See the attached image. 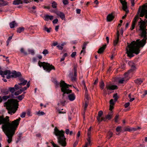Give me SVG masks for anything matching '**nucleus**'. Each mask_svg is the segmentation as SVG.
<instances>
[{
	"label": "nucleus",
	"instance_id": "e433bc0d",
	"mask_svg": "<svg viewBox=\"0 0 147 147\" xmlns=\"http://www.w3.org/2000/svg\"><path fill=\"white\" fill-rule=\"evenodd\" d=\"M52 6L54 8H56L57 7V4L56 2L53 1L52 3Z\"/></svg>",
	"mask_w": 147,
	"mask_h": 147
},
{
	"label": "nucleus",
	"instance_id": "6ab92c4d",
	"mask_svg": "<svg viewBox=\"0 0 147 147\" xmlns=\"http://www.w3.org/2000/svg\"><path fill=\"white\" fill-rule=\"evenodd\" d=\"M44 20L46 21H48L49 19L51 20H53L54 18V16H49L48 14L44 16Z\"/></svg>",
	"mask_w": 147,
	"mask_h": 147
},
{
	"label": "nucleus",
	"instance_id": "72a5a7b5",
	"mask_svg": "<svg viewBox=\"0 0 147 147\" xmlns=\"http://www.w3.org/2000/svg\"><path fill=\"white\" fill-rule=\"evenodd\" d=\"M121 126H118L117 127L116 129V130L117 132L118 133H116L117 135H118L119 134L120 132L121 131Z\"/></svg>",
	"mask_w": 147,
	"mask_h": 147
},
{
	"label": "nucleus",
	"instance_id": "4468645a",
	"mask_svg": "<svg viewBox=\"0 0 147 147\" xmlns=\"http://www.w3.org/2000/svg\"><path fill=\"white\" fill-rule=\"evenodd\" d=\"M144 80V78H138L135 80L134 82L136 84L139 86L141 84Z\"/></svg>",
	"mask_w": 147,
	"mask_h": 147
},
{
	"label": "nucleus",
	"instance_id": "393cba45",
	"mask_svg": "<svg viewBox=\"0 0 147 147\" xmlns=\"http://www.w3.org/2000/svg\"><path fill=\"white\" fill-rule=\"evenodd\" d=\"M10 27L11 28L14 27L15 26H17V24L16 23L15 21H13L9 24Z\"/></svg>",
	"mask_w": 147,
	"mask_h": 147
},
{
	"label": "nucleus",
	"instance_id": "f257e3e1",
	"mask_svg": "<svg viewBox=\"0 0 147 147\" xmlns=\"http://www.w3.org/2000/svg\"><path fill=\"white\" fill-rule=\"evenodd\" d=\"M137 15H139L140 17H143L145 16L146 19L144 21L141 18L140 20L138 23V25L139 26V30L141 31L140 36L143 39L140 40V39H137L136 41H133L131 44L128 43L127 47L126 48V53L127 56L131 58L134 56V53L136 55L138 54L140 51V48L143 47L145 45L147 40V3L142 6V8L140 6L139 8Z\"/></svg>",
	"mask_w": 147,
	"mask_h": 147
},
{
	"label": "nucleus",
	"instance_id": "bb28decb",
	"mask_svg": "<svg viewBox=\"0 0 147 147\" xmlns=\"http://www.w3.org/2000/svg\"><path fill=\"white\" fill-rule=\"evenodd\" d=\"M88 43V42H85L84 43L83 46L82 47V50L80 52V54H81L82 53L84 52V50L86 49V45Z\"/></svg>",
	"mask_w": 147,
	"mask_h": 147
},
{
	"label": "nucleus",
	"instance_id": "774afa93",
	"mask_svg": "<svg viewBox=\"0 0 147 147\" xmlns=\"http://www.w3.org/2000/svg\"><path fill=\"white\" fill-rule=\"evenodd\" d=\"M21 89H22V90H23V91H24L25 90H27V88L26 86L24 87L23 88L22 87V88H21Z\"/></svg>",
	"mask_w": 147,
	"mask_h": 147
},
{
	"label": "nucleus",
	"instance_id": "c85d7f7f",
	"mask_svg": "<svg viewBox=\"0 0 147 147\" xmlns=\"http://www.w3.org/2000/svg\"><path fill=\"white\" fill-rule=\"evenodd\" d=\"M22 92H23V90H22V89L20 88L19 89V90H18V91L15 92L14 93V95L16 96H18L19 94H21Z\"/></svg>",
	"mask_w": 147,
	"mask_h": 147
},
{
	"label": "nucleus",
	"instance_id": "680f3d73",
	"mask_svg": "<svg viewBox=\"0 0 147 147\" xmlns=\"http://www.w3.org/2000/svg\"><path fill=\"white\" fill-rule=\"evenodd\" d=\"M130 105V103L129 102H127L125 103L124 105L125 107L126 108L127 107Z\"/></svg>",
	"mask_w": 147,
	"mask_h": 147
},
{
	"label": "nucleus",
	"instance_id": "0eeeda50",
	"mask_svg": "<svg viewBox=\"0 0 147 147\" xmlns=\"http://www.w3.org/2000/svg\"><path fill=\"white\" fill-rule=\"evenodd\" d=\"M128 64L131 67V69L126 73H128L129 74L131 72H132L135 71L136 69V64L132 61H129L128 62Z\"/></svg>",
	"mask_w": 147,
	"mask_h": 147
},
{
	"label": "nucleus",
	"instance_id": "37998d69",
	"mask_svg": "<svg viewBox=\"0 0 147 147\" xmlns=\"http://www.w3.org/2000/svg\"><path fill=\"white\" fill-rule=\"evenodd\" d=\"M11 74H8V75L6 76V78L7 79H9L11 78H14L13 75H11Z\"/></svg>",
	"mask_w": 147,
	"mask_h": 147
},
{
	"label": "nucleus",
	"instance_id": "2eb2a0df",
	"mask_svg": "<svg viewBox=\"0 0 147 147\" xmlns=\"http://www.w3.org/2000/svg\"><path fill=\"white\" fill-rule=\"evenodd\" d=\"M113 115V112L112 111H109L108 115H105V118L106 119H112Z\"/></svg>",
	"mask_w": 147,
	"mask_h": 147
},
{
	"label": "nucleus",
	"instance_id": "c03bdc74",
	"mask_svg": "<svg viewBox=\"0 0 147 147\" xmlns=\"http://www.w3.org/2000/svg\"><path fill=\"white\" fill-rule=\"evenodd\" d=\"M49 53L47 49L44 50L42 53L45 56L46 54H48Z\"/></svg>",
	"mask_w": 147,
	"mask_h": 147
},
{
	"label": "nucleus",
	"instance_id": "13d9d810",
	"mask_svg": "<svg viewBox=\"0 0 147 147\" xmlns=\"http://www.w3.org/2000/svg\"><path fill=\"white\" fill-rule=\"evenodd\" d=\"M26 115V113L25 112H23L22 113V114L20 115V117L22 118L24 117L25 115Z\"/></svg>",
	"mask_w": 147,
	"mask_h": 147
},
{
	"label": "nucleus",
	"instance_id": "f704fd0d",
	"mask_svg": "<svg viewBox=\"0 0 147 147\" xmlns=\"http://www.w3.org/2000/svg\"><path fill=\"white\" fill-rule=\"evenodd\" d=\"M14 88L15 90H17L20 89L21 88H22V86H20L18 84H15Z\"/></svg>",
	"mask_w": 147,
	"mask_h": 147
},
{
	"label": "nucleus",
	"instance_id": "c756f323",
	"mask_svg": "<svg viewBox=\"0 0 147 147\" xmlns=\"http://www.w3.org/2000/svg\"><path fill=\"white\" fill-rule=\"evenodd\" d=\"M9 91L12 93V96L13 97L14 95L12 94H13L15 91V90L14 87H9Z\"/></svg>",
	"mask_w": 147,
	"mask_h": 147
},
{
	"label": "nucleus",
	"instance_id": "09e8293b",
	"mask_svg": "<svg viewBox=\"0 0 147 147\" xmlns=\"http://www.w3.org/2000/svg\"><path fill=\"white\" fill-rule=\"evenodd\" d=\"M10 97V96H5L2 97L3 99L4 100H6Z\"/></svg>",
	"mask_w": 147,
	"mask_h": 147
},
{
	"label": "nucleus",
	"instance_id": "7c9ffc66",
	"mask_svg": "<svg viewBox=\"0 0 147 147\" xmlns=\"http://www.w3.org/2000/svg\"><path fill=\"white\" fill-rule=\"evenodd\" d=\"M51 29V28H48L45 25L43 27V30L47 31L48 33L50 32V30Z\"/></svg>",
	"mask_w": 147,
	"mask_h": 147
},
{
	"label": "nucleus",
	"instance_id": "4c0bfd02",
	"mask_svg": "<svg viewBox=\"0 0 147 147\" xmlns=\"http://www.w3.org/2000/svg\"><path fill=\"white\" fill-rule=\"evenodd\" d=\"M11 74V72L10 70H6L3 71V75H6L9 74Z\"/></svg>",
	"mask_w": 147,
	"mask_h": 147
},
{
	"label": "nucleus",
	"instance_id": "c9c22d12",
	"mask_svg": "<svg viewBox=\"0 0 147 147\" xmlns=\"http://www.w3.org/2000/svg\"><path fill=\"white\" fill-rule=\"evenodd\" d=\"M105 86V84L103 81H102L100 83V86L101 90L104 89Z\"/></svg>",
	"mask_w": 147,
	"mask_h": 147
},
{
	"label": "nucleus",
	"instance_id": "dca6fc26",
	"mask_svg": "<svg viewBox=\"0 0 147 147\" xmlns=\"http://www.w3.org/2000/svg\"><path fill=\"white\" fill-rule=\"evenodd\" d=\"M12 74V75H13L14 78H17V77H20L22 76V75L21 72H17L16 71H13L11 72Z\"/></svg>",
	"mask_w": 147,
	"mask_h": 147
},
{
	"label": "nucleus",
	"instance_id": "052dcab7",
	"mask_svg": "<svg viewBox=\"0 0 147 147\" xmlns=\"http://www.w3.org/2000/svg\"><path fill=\"white\" fill-rule=\"evenodd\" d=\"M82 84L84 86V89L86 90V91H87V89L86 85L84 81H83V82Z\"/></svg>",
	"mask_w": 147,
	"mask_h": 147
},
{
	"label": "nucleus",
	"instance_id": "0e129e2a",
	"mask_svg": "<svg viewBox=\"0 0 147 147\" xmlns=\"http://www.w3.org/2000/svg\"><path fill=\"white\" fill-rule=\"evenodd\" d=\"M57 47L60 50H62L63 48V47L61 46L58 45L57 46Z\"/></svg>",
	"mask_w": 147,
	"mask_h": 147
},
{
	"label": "nucleus",
	"instance_id": "4d7b16f0",
	"mask_svg": "<svg viewBox=\"0 0 147 147\" xmlns=\"http://www.w3.org/2000/svg\"><path fill=\"white\" fill-rule=\"evenodd\" d=\"M128 97H129V98L130 99V100H129V101L130 102H132V101H133L135 98H131V95L130 94H129V96H128Z\"/></svg>",
	"mask_w": 147,
	"mask_h": 147
},
{
	"label": "nucleus",
	"instance_id": "cd10ccee",
	"mask_svg": "<svg viewBox=\"0 0 147 147\" xmlns=\"http://www.w3.org/2000/svg\"><path fill=\"white\" fill-rule=\"evenodd\" d=\"M91 131H88V132H87L88 138H87V141H88L89 142V140H90V141L92 140L91 139Z\"/></svg>",
	"mask_w": 147,
	"mask_h": 147
},
{
	"label": "nucleus",
	"instance_id": "1a4fd4ad",
	"mask_svg": "<svg viewBox=\"0 0 147 147\" xmlns=\"http://www.w3.org/2000/svg\"><path fill=\"white\" fill-rule=\"evenodd\" d=\"M139 19V17L138 15H136L134 19L133 20L132 24L130 28L131 30H133L134 29L135 25Z\"/></svg>",
	"mask_w": 147,
	"mask_h": 147
},
{
	"label": "nucleus",
	"instance_id": "8fccbe9b",
	"mask_svg": "<svg viewBox=\"0 0 147 147\" xmlns=\"http://www.w3.org/2000/svg\"><path fill=\"white\" fill-rule=\"evenodd\" d=\"M63 3L64 5H66L69 3L67 0H63Z\"/></svg>",
	"mask_w": 147,
	"mask_h": 147
},
{
	"label": "nucleus",
	"instance_id": "a878e982",
	"mask_svg": "<svg viewBox=\"0 0 147 147\" xmlns=\"http://www.w3.org/2000/svg\"><path fill=\"white\" fill-rule=\"evenodd\" d=\"M103 112L102 111H100L98 112V116L97 117V119H104V118H102L100 119V117L103 115Z\"/></svg>",
	"mask_w": 147,
	"mask_h": 147
},
{
	"label": "nucleus",
	"instance_id": "a211bd4d",
	"mask_svg": "<svg viewBox=\"0 0 147 147\" xmlns=\"http://www.w3.org/2000/svg\"><path fill=\"white\" fill-rule=\"evenodd\" d=\"M57 15L59 16L62 20H64L65 18V16L64 14L61 11H58L56 13Z\"/></svg>",
	"mask_w": 147,
	"mask_h": 147
},
{
	"label": "nucleus",
	"instance_id": "338daca9",
	"mask_svg": "<svg viewBox=\"0 0 147 147\" xmlns=\"http://www.w3.org/2000/svg\"><path fill=\"white\" fill-rule=\"evenodd\" d=\"M58 112L59 114H63L65 113V111H61L59 110H58Z\"/></svg>",
	"mask_w": 147,
	"mask_h": 147
},
{
	"label": "nucleus",
	"instance_id": "ddd939ff",
	"mask_svg": "<svg viewBox=\"0 0 147 147\" xmlns=\"http://www.w3.org/2000/svg\"><path fill=\"white\" fill-rule=\"evenodd\" d=\"M19 80L20 82L18 83V85H19L20 86H24L27 82V80L24 79L23 78H20Z\"/></svg>",
	"mask_w": 147,
	"mask_h": 147
},
{
	"label": "nucleus",
	"instance_id": "58836bf2",
	"mask_svg": "<svg viewBox=\"0 0 147 147\" xmlns=\"http://www.w3.org/2000/svg\"><path fill=\"white\" fill-rule=\"evenodd\" d=\"M20 51L21 53H23L25 55H26L28 54L27 52L25 51L23 48H21Z\"/></svg>",
	"mask_w": 147,
	"mask_h": 147
},
{
	"label": "nucleus",
	"instance_id": "9b49d317",
	"mask_svg": "<svg viewBox=\"0 0 147 147\" xmlns=\"http://www.w3.org/2000/svg\"><path fill=\"white\" fill-rule=\"evenodd\" d=\"M120 1L122 5L123 9L126 12V13H128L129 10H127V3L125 1H123V0H120Z\"/></svg>",
	"mask_w": 147,
	"mask_h": 147
},
{
	"label": "nucleus",
	"instance_id": "864d4df0",
	"mask_svg": "<svg viewBox=\"0 0 147 147\" xmlns=\"http://www.w3.org/2000/svg\"><path fill=\"white\" fill-rule=\"evenodd\" d=\"M141 127H138V128H131V131H136L138 129H141Z\"/></svg>",
	"mask_w": 147,
	"mask_h": 147
},
{
	"label": "nucleus",
	"instance_id": "9d476101",
	"mask_svg": "<svg viewBox=\"0 0 147 147\" xmlns=\"http://www.w3.org/2000/svg\"><path fill=\"white\" fill-rule=\"evenodd\" d=\"M68 95L67 96L65 95L66 99H68L69 100L71 101H74L76 98V96L74 93H71L68 94Z\"/></svg>",
	"mask_w": 147,
	"mask_h": 147
},
{
	"label": "nucleus",
	"instance_id": "49530a36",
	"mask_svg": "<svg viewBox=\"0 0 147 147\" xmlns=\"http://www.w3.org/2000/svg\"><path fill=\"white\" fill-rule=\"evenodd\" d=\"M91 141L90 140H89V142L88 141H87L88 142L86 143V144L84 146H83V147H88V146L90 145V144Z\"/></svg>",
	"mask_w": 147,
	"mask_h": 147
},
{
	"label": "nucleus",
	"instance_id": "79ce46f5",
	"mask_svg": "<svg viewBox=\"0 0 147 147\" xmlns=\"http://www.w3.org/2000/svg\"><path fill=\"white\" fill-rule=\"evenodd\" d=\"M74 72V76L75 77H76L77 76V67L76 66H74V68L73 69Z\"/></svg>",
	"mask_w": 147,
	"mask_h": 147
},
{
	"label": "nucleus",
	"instance_id": "20e7f679",
	"mask_svg": "<svg viewBox=\"0 0 147 147\" xmlns=\"http://www.w3.org/2000/svg\"><path fill=\"white\" fill-rule=\"evenodd\" d=\"M4 104V106L6 107L8 113L11 115L15 113L18 108V102L13 99H8Z\"/></svg>",
	"mask_w": 147,
	"mask_h": 147
},
{
	"label": "nucleus",
	"instance_id": "473e14b6",
	"mask_svg": "<svg viewBox=\"0 0 147 147\" xmlns=\"http://www.w3.org/2000/svg\"><path fill=\"white\" fill-rule=\"evenodd\" d=\"M24 96L25 95H24V94H22L18 96H17L15 97V98H18L20 100H21L24 98Z\"/></svg>",
	"mask_w": 147,
	"mask_h": 147
},
{
	"label": "nucleus",
	"instance_id": "423d86ee",
	"mask_svg": "<svg viewBox=\"0 0 147 147\" xmlns=\"http://www.w3.org/2000/svg\"><path fill=\"white\" fill-rule=\"evenodd\" d=\"M38 65L40 67L42 66L44 69L47 72L50 73L52 70H55L54 67L52 64L50 65L49 63L45 62H38Z\"/></svg>",
	"mask_w": 147,
	"mask_h": 147
},
{
	"label": "nucleus",
	"instance_id": "69168bd1",
	"mask_svg": "<svg viewBox=\"0 0 147 147\" xmlns=\"http://www.w3.org/2000/svg\"><path fill=\"white\" fill-rule=\"evenodd\" d=\"M58 19L56 18L55 19V20H54L53 21V24H56L58 22Z\"/></svg>",
	"mask_w": 147,
	"mask_h": 147
},
{
	"label": "nucleus",
	"instance_id": "3c124183",
	"mask_svg": "<svg viewBox=\"0 0 147 147\" xmlns=\"http://www.w3.org/2000/svg\"><path fill=\"white\" fill-rule=\"evenodd\" d=\"M103 92H104L105 95H107V94H108V95H109L111 93V92H110L109 91H108V93H107L106 90L105 89H103Z\"/></svg>",
	"mask_w": 147,
	"mask_h": 147
},
{
	"label": "nucleus",
	"instance_id": "2f4dec72",
	"mask_svg": "<svg viewBox=\"0 0 147 147\" xmlns=\"http://www.w3.org/2000/svg\"><path fill=\"white\" fill-rule=\"evenodd\" d=\"M24 30V28L23 27H20L17 28V32L19 33H20L23 32Z\"/></svg>",
	"mask_w": 147,
	"mask_h": 147
},
{
	"label": "nucleus",
	"instance_id": "6e6d98bb",
	"mask_svg": "<svg viewBox=\"0 0 147 147\" xmlns=\"http://www.w3.org/2000/svg\"><path fill=\"white\" fill-rule=\"evenodd\" d=\"M110 105H111L113 106V105H114L115 103L114 102L113 99H111L110 100Z\"/></svg>",
	"mask_w": 147,
	"mask_h": 147
},
{
	"label": "nucleus",
	"instance_id": "5fc2aeb1",
	"mask_svg": "<svg viewBox=\"0 0 147 147\" xmlns=\"http://www.w3.org/2000/svg\"><path fill=\"white\" fill-rule=\"evenodd\" d=\"M28 52L30 53L32 55H34V51L33 50L28 49Z\"/></svg>",
	"mask_w": 147,
	"mask_h": 147
},
{
	"label": "nucleus",
	"instance_id": "bf43d9fd",
	"mask_svg": "<svg viewBox=\"0 0 147 147\" xmlns=\"http://www.w3.org/2000/svg\"><path fill=\"white\" fill-rule=\"evenodd\" d=\"M76 54V52H74L72 53L71 54V57L72 58H74L75 57Z\"/></svg>",
	"mask_w": 147,
	"mask_h": 147
},
{
	"label": "nucleus",
	"instance_id": "412c9836",
	"mask_svg": "<svg viewBox=\"0 0 147 147\" xmlns=\"http://www.w3.org/2000/svg\"><path fill=\"white\" fill-rule=\"evenodd\" d=\"M107 45L105 44L103 45V46L99 49L98 51V53L99 54H101L102 53L105 49Z\"/></svg>",
	"mask_w": 147,
	"mask_h": 147
},
{
	"label": "nucleus",
	"instance_id": "f3484780",
	"mask_svg": "<svg viewBox=\"0 0 147 147\" xmlns=\"http://www.w3.org/2000/svg\"><path fill=\"white\" fill-rule=\"evenodd\" d=\"M119 34L118 31L117 33V36L115 39L113 41V45L114 46H116L119 41Z\"/></svg>",
	"mask_w": 147,
	"mask_h": 147
},
{
	"label": "nucleus",
	"instance_id": "aec40b11",
	"mask_svg": "<svg viewBox=\"0 0 147 147\" xmlns=\"http://www.w3.org/2000/svg\"><path fill=\"white\" fill-rule=\"evenodd\" d=\"M114 18V16L112 14H109L107 16V22H111L113 20Z\"/></svg>",
	"mask_w": 147,
	"mask_h": 147
},
{
	"label": "nucleus",
	"instance_id": "603ef678",
	"mask_svg": "<svg viewBox=\"0 0 147 147\" xmlns=\"http://www.w3.org/2000/svg\"><path fill=\"white\" fill-rule=\"evenodd\" d=\"M78 140H76L74 143L73 145V147H76V146L78 144Z\"/></svg>",
	"mask_w": 147,
	"mask_h": 147
},
{
	"label": "nucleus",
	"instance_id": "5701e85b",
	"mask_svg": "<svg viewBox=\"0 0 147 147\" xmlns=\"http://www.w3.org/2000/svg\"><path fill=\"white\" fill-rule=\"evenodd\" d=\"M9 3L4 0H0V5L4 6L8 5Z\"/></svg>",
	"mask_w": 147,
	"mask_h": 147
},
{
	"label": "nucleus",
	"instance_id": "a19ab883",
	"mask_svg": "<svg viewBox=\"0 0 147 147\" xmlns=\"http://www.w3.org/2000/svg\"><path fill=\"white\" fill-rule=\"evenodd\" d=\"M113 97L114 98V100L115 102H116L118 98V97L117 96V93L115 94L113 96Z\"/></svg>",
	"mask_w": 147,
	"mask_h": 147
},
{
	"label": "nucleus",
	"instance_id": "7ed1b4c3",
	"mask_svg": "<svg viewBox=\"0 0 147 147\" xmlns=\"http://www.w3.org/2000/svg\"><path fill=\"white\" fill-rule=\"evenodd\" d=\"M55 83L57 86H60L61 87V91L63 92L62 94L63 100L61 101V103L62 105H63L66 102L67 100V99H66L65 94H68L71 93L72 92V90L68 89L69 85L67 84L63 81L61 80L60 82L56 81H55Z\"/></svg>",
	"mask_w": 147,
	"mask_h": 147
},
{
	"label": "nucleus",
	"instance_id": "ea45409f",
	"mask_svg": "<svg viewBox=\"0 0 147 147\" xmlns=\"http://www.w3.org/2000/svg\"><path fill=\"white\" fill-rule=\"evenodd\" d=\"M124 131H131V128H130V127L127 126L126 127H125L124 128Z\"/></svg>",
	"mask_w": 147,
	"mask_h": 147
},
{
	"label": "nucleus",
	"instance_id": "4be33fe9",
	"mask_svg": "<svg viewBox=\"0 0 147 147\" xmlns=\"http://www.w3.org/2000/svg\"><path fill=\"white\" fill-rule=\"evenodd\" d=\"M22 4H23V2L22 0H14L13 2V4L15 5Z\"/></svg>",
	"mask_w": 147,
	"mask_h": 147
},
{
	"label": "nucleus",
	"instance_id": "a18cd8bd",
	"mask_svg": "<svg viewBox=\"0 0 147 147\" xmlns=\"http://www.w3.org/2000/svg\"><path fill=\"white\" fill-rule=\"evenodd\" d=\"M113 133L111 132H109L108 134V139H109L112 136Z\"/></svg>",
	"mask_w": 147,
	"mask_h": 147
},
{
	"label": "nucleus",
	"instance_id": "e2e57ef3",
	"mask_svg": "<svg viewBox=\"0 0 147 147\" xmlns=\"http://www.w3.org/2000/svg\"><path fill=\"white\" fill-rule=\"evenodd\" d=\"M134 0H130V1L131 3V6H134L135 4L134 2Z\"/></svg>",
	"mask_w": 147,
	"mask_h": 147
},
{
	"label": "nucleus",
	"instance_id": "6e6552de",
	"mask_svg": "<svg viewBox=\"0 0 147 147\" xmlns=\"http://www.w3.org/2000/svg\"><path fill=\"white\" fill-rule=\"evenodd\" d=\"M129 74L128 73H125L124 74V77L122 78L119 80V82L120 84H123L124 82H126L129 79Z\"/></svg>",
	"mask_w": 147,
	"mask_h": 147
},
{
	"label": "nucleus",
	"instance_id": "f8f14e48",
	"mask_svg": "<svg viewBox=\"0 0 147 147\" xmlns=\"http://www.w3.org/2000/svg\"><path fill=\"white\" fill-rule=\"evenodd\" d=\"M106 88L107 90H113L117 89V86L115 85H112L111 84H107Z\"/></svg>",
	"mask_w": 147,
	"mask_h": 147
},
{
	"label": "nucleus",
	"instance_id": "39448f33",
	"mask_svg": "<svg viewBox=\"0 0 147 147\" xmlns=\"http://www.w3.org/2000/svg\"><path fill=\"white\" fill-rule=\"evenodd\" d=\"M54 133L57 137L58 143L62 146H65L67 143L66 141V138L64 136L65 132L62 130H59L55 127L54 128Z\"/></svg>",
	"mask_w": 147,
	"mask_h": 147
},
{
	"label": "nucleus",
	"instance_id": "f03ea898",
	"mask_svg": "<svg viewBox=\"0 0 147 147\" xmlns=\"http://www.w3.org/2000/svg\"><path fill=\"white\" fill-rule=\"evenodd\" d=\"M20 120H0V125L3 124L2 129L6 132V135L8 138L7 142L10 143L12 141V137L18 127Z\"/></svg>",
	"mask_w": 147,
	"mask_h": 147
},
{
	"label": "nucleus",
	"instance_id": "b1692460",
	"mask_svg": "<svg viewBox=\"0 0 147 147\" xmlns=\"http://www.w3.org/2000/svg\"><path fill=\"white\" fill-rule=\"evenodd\" d=\"M1 91L2 93L4 94L5 95L9 93L8 90L5 88L1 89Z\"/></svg>",
	"mask_w": 147,
	"mask_h": 147
},
{
	"label": "nucleus",
	"instance_id": "de8ad7c7",
	"mask_svg": "<svg viewBox=\"0 0 147 147\" xmlns=\"http://www.w3.org/2000/svg\"><path fill=\"white\" fill-rule=\"evenodd\" d=\"M37 115L39 116L45 114V113L43 111H39L37 113Z\"/></svg>",
	"mask_w": 147,
	"mask_h": 147
}]
</instances>
